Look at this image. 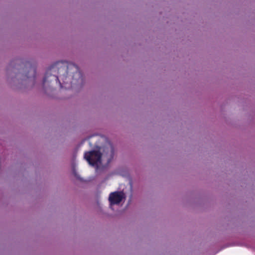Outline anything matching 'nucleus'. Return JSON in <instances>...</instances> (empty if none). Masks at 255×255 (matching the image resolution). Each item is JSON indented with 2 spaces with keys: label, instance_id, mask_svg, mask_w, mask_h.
I'll return each mask as SVG.
<instances>
[{
  "label": "nucleus",
  "instance_id": "1",
  "mask_svg": "<svg viewBox=\"0 0 255 255\" xmlns=\"http://www.w3.org/2000/svg\"><path fill=\"white\" fill-rule=\"evenodd\" d=\"M71 66L75 68L76 74L81 77V73L79 71L78 67L75 64L68 65L65 62H57L47 70L43 81V86H46L47 82H50L52 81H55L61 84L59 77L60 78L61 76H63V78L66 77L68 75V69ZM60 85H61V84Z\"/></svg>",
  "mask_w": 255,
  "mask_h": 255
},
{
  "label": "nucleus",
  "instance_id": "2",
  "mask_svg": "<svg viewBox=\"0 0 255 255\" xmlns=\"http://www.w3.org/2000/svg\"><path fill=\"white\" fill-rule=\"evenodd\" d=\"M102 153L98 150L85 152L84 158L89 164L94 166L101 163Z\"/></svg>",
  "mask_w": 255,
  "mask_h": 255
},
{
  "label": "nucleus",
  "instance_id": "3",
  "mask_svg": "<svg viewBox=\"0 0 255 255\" xmlns=\"http://www.w3.org/2000/svg\"><path fill=\"white\" fill-rule=\"evenodd\" d=\"M126 197L123 191H115L110 194L109 201L111 205L119 204Z\"/></svg>",
  "mask_w": 255,
  "mask_h": 255
},
{
  "label": "nucleus",
  "instance_id": "4",
  "mask_svg": "<svg viewBox=\"0 0 255 255\" xmlns=\"http://www.w3.org/2000/svg\"><path fill=\"white\" fill-rule=\"evenodd\" d=\"M106 150L110 152L109 157L107 158V161L109 162L114 157V150L112 146H111L110 148H106Z\"/></svg>",
  "mask_w": 255,
  "mask_h": 255
},
{
  "label": "nucleus",
  "instance_id": "5",
  "mask_svg": "<svg viewBox=\"0 0 255 255\" xmlns=\"http://www.w3.org/2000/svg\"><path fill=\"white\" fill-rule=\"evenodd\" d=\"M29 72H31L32 73V76L34 78L35 77L36 75V70L35 68L33 67H31L29 70Z\"/></svg>",
  "mask_w": 255,
  "mask_h": 255
}]
</instances>
